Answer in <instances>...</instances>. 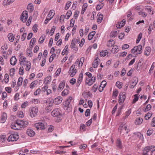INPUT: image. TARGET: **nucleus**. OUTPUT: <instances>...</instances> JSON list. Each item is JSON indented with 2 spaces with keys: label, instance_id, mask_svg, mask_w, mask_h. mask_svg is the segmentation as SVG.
Listing matches in <instances>:
<instances>
[{
  "label": "nucleus",
  "instance_id": "nucleus-1",
  "mask_svg": "<svg viewBox=\"0 0 155 155\" xmlns=\"http://www.w3.org/2000/svg\"><path fill=\"white\" fill-rule=\"evenodd\" d=\"M38 110V108L36 106L30 107L29 110L30 116L31 118H33L37 116Z\"/></svg>",
  "mask_w": 155,
  "mask_h": 155
},
{
  "label": "nucleus",
  "instance_id": "nucleus-2",
  "mask_svg": "<svg viewBox=\"0 0 155 155\" xmlns=\"http://www.w3.org/2000/svg\"><path fill=\"white\" fill-rule=\"evenodd\" d=\"M142 46L141 45L135 46L131 50V53L136 54H140L142 52Z\"/></svg>",
  "mask_w": 155,
  "mask_h": 155
},
{
  "label": "nucleus",
  "instance_id": "nucleus-3",
  "mask_svg": "<svg viewBox=\"0 0 155 155\" xmlns=\"http://www.w3.org/2000/svg\"><path fill=\"white\" fill-rule=\"evenodd\" d=\"M118 130L121 133L127 134L129 131V129L127 128V126L124 125V124L120 125L118 128Z\"/></svg>",
  "mask_w": 155,
  "mask_h": 155
},
{
  "label": "nucleus",
  "instance_id": "nucleus-4",
  "mask_svg": "<svg viewBox=\"0 0 155 155\" xmlns=\"http://www.w3.org/2000/svg\"><path fill=\"white\" fill-rule=\"evenodd\" d=\"M72 99V97H69L68 99L64 103V107L65 109L66 110H68V109L69 110L70 109L71 107L70 103L71 102Z\"/></svg>",
  "mask_w": 155,
  "mask_h": 155
},
{
  "label": "nucleus",
  "instance_id": "nucleus-5",
  "mask_svg": "<svg viewBox=\"0 0 155 155\" xmlns=\"http://www.w3.org/2000/svg\"><path fill=\"white\" fill-rule=\"evenodd\" d=\"M19 138V136L18 134L15 133L10 135L8 137V141H17Z\"/></svg>",
  "mask_w": 155,
  "mask_h": 155
},
{
  "label": "nucleus",
  "instance_id": "nucleus-6",
  "mask_svg": "<svg viewBox=\"0 0 155 155\" xmlns=\"http://www.w3.org/2000/svg\"><path fill=\"white\" fill-rule=\"evenodd\" d=\"M75 65H72L70 68V69L68 72V74L71 77H73L76 74L77 71L75 69Z\"/></svg>",
  "mask_w": 155,
  "mask_h": 155
},
{
  "label": "nucleus",
  "instance_id": "nucleus-7",
  "mask_svg": "<svg viewBox=\"0 0 155 155\" xmlns=\"http://www.w3.org/2000/svg\"><path fill=\"white\" fill-rule=\"evenodd\" d=\"M51 115L53 117H59L62 115L61 110L59 108L54 109L51 112Z\"/></svg>",
  "mask_w": 155,
  "mask_h": 155
},
{
  "label": "nucleus",
  "instance_id": "nucleus-8",
  "mask_svg": "<svg viewBox=\"0 0 155 155\" xmlns=\"http://www.w3.org/2000/svg\"><path fill=\"white\" fill-rule=\"evenodd\" d=\"M17 124L19 127L20 129L21 128H24L26 127L28 124V122L26 121L22 120H17Z\"/></svg>",
  "mask_w": 155,
  "mask_h": 155
},
{
  "label": "nucleus",
  "instance_id": "nucleus-9",
  "mask_svg": "<svg viewBox=\"0 0 155 155\" xmlns=\"http://www.w3.org/2000/svg\"><path fill=\"white\" fill-rule=\"evenodd\" d=\"M126 93L125 92H121L120 93L119 96V104L123 103L126 99Z\"/></svg>",
  "mask_w": 155,
  "mask_h": 155
},
{
  "label": "nucleus",
  "instance_id": "nucleus-10",
  "mask_svg": "<svg viewBox=\"0 0 155 155\" xmlns=\"http://www.w3.org/2000/svg\"><path fill=\"white\" fill-rule=\"evenodd\" d=\"M80 43V39L74 38L72 39L71 44L70 47L71 48L77 49L76 44H78Z\"/></svg>",
  "mask_w": 155,
  "mask_h": 155
},
{
  "label": "nucleus",
  "instance_id": "nucleus-11",
  "mask_svg": "<svg viewBox=\"0 0 155 155\" xmlns=\"http://www.w3.org/2000/svg\"><path fill=\"white\" fill-rule=\"evenodd\" d=\"M28 18V13L27 11H23L21 15L20 18L21 20L23 22H25Z\"/></svg>",
  "mask_w": 155,
  "mask_h": 155
},
{
  "label": "nucleus",
  "instance_id": "nucleus-12",
  "mask_svg": "<svg viewBox=\"0 0 155 155\" xmlns=\"http://www.w3.org/2000/svg\"><path fill=\"white\" fill-rule=\"evenodd\" d=\"M95 77L93 76L90 78H86V83L89 86H91L95 81Z\"/></svg>",
  "mask_w": 155,
  "mask_h": 155
},
{
  "label": "nucleus",
  "instance_id": "nucleus-13",
  "mask_svg": "<svg viewBox=\"0 0 155 155\" xmlns=\"http://www.w3.org/2000/svg\"><path fill=\"white\" fill-rule=\"evenodd\" d=\"M34 127L37 128V129H44L45 128L44 124L42 122H38L34 124Z\"/></svg>",
  "mask_w": 155,
  "mask_h": 155
},
{
  "label": "nucleus",
  "instance_id": "nucleus-14",
  "mask_svg": "<svg viewBox=\"0 0 155 155\" xmlns=\"http://www.w3.org/2000/svg\"><path fill=\"white\" fill-rule=\"evenodd\" d=\"M65 84V81H63L61 82L57 88L58 91H61L64 88Z\"/></svg>",
  "mask_w": 155,
  "mask_h": 155
},
{
  "label": "nucleus",
  "instance_id": "nucleus-15",
  "mask_svg": "<svg viewBox=\"0 0 155 155\" xmlns=\"http://www.w3.org/2000/svg\"><path fill=\"white\" fill-rule=\"evenodd\" d=\"M23 81V78L22 77H20L18 79V81L17 83L16 86L15 87V89H17L16 91L18 90V87L21 86L22 85Z\"/></svg>",
  "mask_w": 155,
  "mask_h": 155
},
{
  "label": "nucleus",
  "instance_id": "nucleus-16",
  "mask_svg": "<svg viewBox=\"0 0 155 155\" xmlns=\"http://www.w3.org/2000/svg\"><path fill=\"white\" fill-rule=\"evenodd\" d=\"M27 134L30 137H33L35 134V132L32 129H28L26 131Z\"/></svg>",
  "mask_w": 155,
  "mask_h": 155
},
{
  "label": "nucleus",
  "instance_id": "nucleus-17",
  "mask_svg": "<svg viewBox=\"0 0 155 155\" xmlns=\"http://www.w3.org/2000/svg\"><path fill=\"white\" fill-rule=\"evenodd\" d=\"M83 74L81 72L80 73L78 79L77 81V85L78 86L80 84L83 80Z\"/></svg>",
  "mask_w": 155,
  "mask_h": 155
},
{
  "label": "nucleus",
  "instance_id": "nucleus-18",
  "mask_svg": "<svg viewBox=\"0 0 155 155\" xmlns=\"http://www.w3.org/2000/svg\"><path fill=\"white\" fill-rule=\"evenodd\" d=\"M62 100L63 98L61 97H58L55 99L54 101V103L55 104H59L61 103Z\"/></svg>",
  "mask_w": 155,
  "mask_h": 155
},
{
  "label": "nucleus",
  "instance_id": "nucleus-19",
  "mask_svg": "<svg viewBox=\"0 0 155 155\" xmlns=\"http://www.w3.org/2000/svg\"><path fill=\"white\" fill-rule=\"evenodd\" d=\"M145 148L146 150L148 151L150 153V155H151L152 153L155 151V147L153 146H151L150 147H147Z\"/></svg>",
  "mask_w": 155,
  "mask_h": 155
},
{
  "label": "nucleus",
  "instance_id": "nucleus-20",
  "mask_svg": "<svg viewBox=\"0 0 155 155\" xmlns=\"http://www.w3.org/2000/svg\"><path fill=\"white\" fill-rule=\"evenodd\" d=\"M54 14L55 13L54 10H51L49 12L46 18L50 20H51L53 17Z\"/></svg>",
  "mask_w": 155,
  "mask_h": 155
},
{
  "label": "nucleus",
  "instance_id": "nucleus-21",
  "mask_svg": "<svg viewBox=\"0 0 155 155\" xmlns=\"http://www.w3.org/2000/svg\"><path fill=\"white\" fill-rule=\"evenodd\" d=\"M11 128L15 130H20L19 127L17 124V121L15 123L12 124L11 126Z\"/></svg>",
  "mask_w": 155,
  "mask_h": 155
},
{
  "label": "nucleus",
  "instance_id": "nucleus-22",
  "mask_svg": "<svg viewBox=\"0 0 155 155\" xmlns=\"http://www.w3.org/2000/svg\"><path fill=\"white\" fill-rule=\"evenodd\" d=\"M7 37L8 40L11 42H13L15 38V35L12 33L8 34Z\"/></svg>",
  "mask_w": 155,
  "mask_h": 155
},
{
  "label": "nucleus",
  "instance_id": "nucleus-23",
  "mask_svg": "<svg viewBox=\"0 0 155 155\" xmlns=\"http://www.w3.org/2000/svg\"><path fill=\"white\" fill-rule=\"evenodd\" d=\"M10 64L12 65H15L16 63L17 59L15 56H12L10 59Z\"/></svg>",
  "mask_w": 155,
  "mask_h": 155
},
{
  "label": "nucleus",
  "instance_id": "nucleus-24",
  "mask_svg": "<svg viewBox=\"0 0 155 155\" xmlns=\"http://www.w3.org/2000/svg\"><path fill=\"white\" fill-rule=\"evenodd\" d=\"M26 58L24 56H21L19 59V61L20 62V64L21 65H24L25 63L27 62V61H26Z\"/></svg>",
  "mask_w": 155,
  "mask_h": 155
},
{
  "label": "nucleus",
  "instance_id": "nucleus-25",
  "mask_svg": "<svg viewBox=\"0 0 155 155\" xmlns=\"http://www.w3.org/2000/svg\"><path fill=\"white\" fill-rule=\"evenodd\" d=\"M7 117V114L3 112L2 113L1 115V120L2 122L4 123L6 120Z\"/></svg>",
  "mask_w": 155,
  "mask_h": 155
},
{
  "label": "nucleus",
  "instance_id": "nucleus-26",
  "mask_svg": "<svg viewBox=\"0 0 155 155\" xmlns=\"http://www.w3.org/2000/svg\"><path fill=\"white\" fill-rule=\"evenodd\" d=\"M27 9L29 12H32L34 9L33 4L31 3L29 4L27 7Z\"/></svg>",
  "mask_w": 155,
  "mask_h": 155
},
{
  "label": "nucleus",
  "instance_id": "nucleus-27",
  "mask_svg": "<svg viewBox=\"0 0 155 155\" xmlns=\"http://www.w3.org/2000/svg\"><path fill=\"white\" fill-rule=\"evenodd\" d=\"M14 1V0H4L3 5H9L13 3Z\"/></svg>",
  "mask_w": 155,
  "mask_h": 155
},
{
  "label": "nucleus",
  "instance_id": "nucleus-28",
  "mask_svg": "<svg viewBox=\"0 0 155 155\" xmlns=\"http://www.w3.org/2000/svg\"><path fill=\"white\" fill-rule=\"evenodd\" d=\"M97 16H98V17L97 20V22L98 23H100L101 22L103 18V15L101 14L98 13L97 15Z\"/></svg>",
  "mask_w": 155,
  "mask_h": 155
},
{
  "label": "nucleus",
  "instance_id": "nucleus-29",
  "mask_svg": "<svg viewBox=\"0 0 155 155\" xmlns=\"http://www.w3.org/2000/svg\"><path fill=\"white\" fill-rule=\"evenodd\" d=\"M119 50V47L116 45L114 46L111 50L112 52L114 53H117Z\"/></svg>",
  "mask_w": 155,
  "mask_h": 155
},
{
  "label": "nucleus",
  "instance_id": "nucleus-30",
  "mask_svg": "<svg viewBox=\"0 0 155 155\" xmlns=\"http://www.w3.org/2000/svg\"><path fill=\"white\" fill-rule=\"evenodd\" d=\"M151 52V48L149 47H147L146 48L144 54L147 56H148L150 54Z\"/></svg>",
  "mask_w": 155,
  "mask_h": 155
},
{
  "label": "nucleus",
  "instance_id": "nucleus-31",
  "mask_svg": "<svg viewBox=\"0 0 155 155\" xmlns=\"http://www.w3.org/2000/svg\"><path fill=\"white\" fill-rule=\"evenodd\" d=\"M26 66L25 70L26 71H29L31 68V63L30 61H27V62L25 63Z\"/></svg>",
  "mask_w": 155,
  "mask_h": 155
},
{
  "label": "nucleus",
  "instance_id": "nucleus-32",
  "mask_svg": "<svg viewBox=\"0 0 155 155\" xmlns=\"http://www.w3.org/2000/svg\"><path fill=\"white\" fill-rule=\"evenodd\" d=\"M46 36L45 35H43L39 38L38 43L39 44H42Z\"/></svg>",
  "mask_w": 155,
  "mask_h": 155
},
{
  "label": "nucleus",
  "instance_id": "nucleus-33",
  "mask_svg": "<svg viewBox=\"0 0 155 155\" xmlns=\"http://www.w3.org/2000/svg\"><path fill=\"white\" fill-rule=\"evenodd\" d=\"M51 78L50 76H48L44 80V83L45 84H48L51 81Z\"/></svg>",
  "mask_w": 155,
  "mask_h": 155
},
{
  "label": "nucleus",
  "instance_id": "nucleus-34",
  "mask_svg": "<svg viewBox=\"0 0 155 155\" xmlns=\"http://www.w3.org/2000/svg\"><path fill=\"white\" fill-rule=\"evenodd\" d=\"M99 60V59L98 58H97L94 61L93 64L92 65L93 67L94 68H96L97 67L98 63V60Z\"/></svg>",
  "mask_w": 155,
  "mask_h": 155
},
{
  "label": "nucleus",
  "instance_id": "nucleus-35",
  "mask_svg": "<svg viewBox=\"0 0 155 155\" xmlns=\"http://www.w3.org/2000/svg\"><path fill=\"white\" fill-rule=\"evenodd\" d=\"M143 121V119L142 118L138 117L136 119L135 121V124L136 125L141 124Z\"/></svg>",
  "mask_w": 155,
  "mask_h": 155
},
{
  "label": "nucleus",
  "instance_id": "nucleus-36",
  "mask_svg": "<svg viewBox=\"0 0 155 155\" xmlns=\"http://www.w3.org/2000/svg\"><path fill=\"white\" fill-rule=\"evenodd\" d=\"M38 81H35L32 82L30 85V87L31 89H33L37 85Z\"/></svg>",
  "mask_w": 155,
  "mask_h": 155
},
{
  "label": "nucleus",
  "instance_id": "nucleus-37",
  "mask_svg": "<svg viewBox=\"0 0 155 155\" xmlns=\"http://www.w3.org/2000/svg\"><path fill=\"white\" fill-rule=\"evenodd\" d=\"M131 112V109L130 108L125 113V116L123 117V119H125L126 118L128 117V116L130 115Z\"/></svg>",
  "mask_w": 155,
  "mask_h": 155
},
{
  "label": "nucleus",
  "instance_id": "nucleus-38",
  "mask_svg": "<svg viewBox=\"0 0 155 155\" xmlns=\"http://www.w3.org/2000/svg\"><path fill=\"white\" fill-rule=\"evenodd\" d=\"M84 57H82L79 60L78 63V68H80L82 65L83 62L84 61Z\"/></svg>",
  "mask_w": 155,
  "mask_h": 155
},
{
  "label": "nucleus",
  "instance_id": "nucleus-39",
  "mask_svg": "<svg viewBox=\"0 0 155 155\" xmlns=\"http://www.w3.org/2000/svg\"><path fill=\"white\" fill-rule=\"evenodd\" d=\"M122 23H120L116 25V27L117 28H120L123 27L125 24V21H122Z\"/></svg>",
  "mask_w": 155,
  "mask_h": 155
},
{
  "label": "nucleus",
  "instance_id": "nucleus-40",
  "mask_svg": "<svg viewBox=\"0 0 155 155\" xmlns=\"http://www.w3.org/2000/svg\"><path fill=\"white\" fill-rule=\"evenodd\" d=\"M108 53L107 50L102 51L100 53V55L101 57H104L108 54Z\"/></svg>",
  "mask_w": 155,
  "mask_h": 155
},
{
  "label": "nucleus",
  "instance_id": "nucleus-41",
  "mask_svg": "<svg viewBox=\"0 0 155 155\" xmlns=\"http://www.w3.org/2000/svg\"><path fill=\"white\" fill-rule=\"evenodd\" d=\"M69 94L68 90L66 89H64L62 91L61 93V95L63 96H65L68 95Z\"/></svg>",
  "mask_w": 155,
  "mask_h": 155
},
{
  "label": "nucleus",
  "instance_id": "nucleus-42",
  "mask_svg": "<svg viewBox=\"0 0 155 155\" xmlns=\"http://www.w3.org/2000/svg\"><path fill=\"white\" fill-rule=\"evenodd\" d=\"M152 113L151 112H148L145 115V118L146 120H149L152 116Z\"/></svg>",
  "mask_w": 155,
  "mask_h": 155
},
{
  "label": "nucleus",
  "instance_id": "nucleus-43",
  "mask_svg": "<svg viewBox=\"0 0 155 155\" xmlns=\"http://www.w3.org/2000/svg\"><path fill=\"white\" fill-rule=\"evenodd\" d=\"M114 41L113 40H110L107 43V46L109 47H112L114 44Z\"/></svg>",
  "mask_w": 155,
  "mask_h": 155
},
{
  "label": "nucleus",
  "instance_id": "nucleus-44",
  "mask_svg": "<svg viewBox=\"0 0 155 155\" xmlns=\"http://www.w3.org/2000/svg\"><path fill=\"white\" fill-rule=\"evenodd\" d=\"M27 54L28 56L31 57L32 55V49L31 48L28 49L27 51Z\"/></svg>",
  "mask_w": 155,
  "mask_h": 155
},
{
  "label": "nucleus",
  "instance_id": "nucleus-45",
  "mask_svg": "<svg viewBox=\"0 0 155 155\" xmlns=\"http://www.w3.org/2000/svg\"><path fill=\"white\" fill-rule=\"evenodd\" d=\"M117 147L118 148L120 149H121L122 147L121 142L119 139H117Z\"/></svg>",
  "mask_w": 155,
  "mask_h": 155
},
{
  "label": "nucleus",
  "instance_id": "nucleus-46",
  "mask_svg": "<svg viewBox=\"0 0 155 155\" xmlns=\"http://www.w3.org/2000/svg\"><path fill=\"white\" fill-rule=\"evenodd\" d=\"M55 57H57V56L55 54H52L50 57L49 59V61L50 62H51L53 60L54 58Z\"/></svg>",
  "mask_w": 155,
  "mask_h": 155
},
{
  "label": "nucleus",
  "instance_id": "nucleus-47",
  "mask_svg": "<svg viewBox=\"0 0 155 155\" xmlns=\"http://www.w3.org/2000/svg\"><path fill=\"white\" fill-rule=\"evenodd\" d=\"M123 84L122 82L119 81H117L116 84V86L119 89H120L122 88Z\"/></svg>",
  "mask_w": 155,
  "mask_h": 155
},
{
  "label": "nucleus",
  "instance_id": "nucleus-48",
  "mask_svg": "<svg viewBox=\"0 0 155 155\" xmlns=\"http://www.w3.org/2000/svg\"><path fill=\"white\" fill-rule=\"evenodd\" d=\"M87 5L86 4H84L83 5L82 9V11L81 12V14H84V12H85L86 8H87Z\"/></svg>",
  "mask_w": 155,
  "mask_h": 155
},
{
  "label": "nucleus",
  "instance_id": "nucleus-49",
  "mask_svg": "<svg viewBox=\"0 0 155 155\" xmlns=\"http://www.w3.org/2000/svg\"><path fill=\"white\" fill-rule=\"evenodd\" d=\"M118 32L117 31H114L111 32L110 34V36L112 37H115L117 35Z\"/></svg>",
  "mask_w": 155,
  "mask_h": 155
},
{
  "label": "nucleus",
  "instance_id": "nucleus-50",
  "mask_svg": "<svg viewBox=\"0 0 155 155\" xmlns=\"http://www.w3.org/2000/svg\"><path fill=\"white\" fill-rule=\"evenodd\" d=\"M138 13L139 15L144 18L146 17L147 15V14L145 12L141 11L138 12Z\"/></svg>",
  "mask_w": 155,
  "mask_h": 155
},
{
  "label": "nucleus",
  "instance_id": "nucleus-51",
  "mask_svg": "<svg viewBox=\"0 0 155 155\" xmlns=\"http://www.w3.org/2000/svg\"><path fill=\"white\" fill-rule=\"evenodd\" d=\"M138 94H136L134 95V98L132 101V103H135L138 100Z\"/></svg>",
  "mask_w": 155,
  "mask_h": 155
},
{
  "label": "nucleus",
  "instance_id": "nucleus-52",
  "mask_svg": "<svg viewBox=\"0 0 155 155\" xmlns=\"http://www.w3.org/2000/svg\"><path fill=\"white\" fill-rule=\"evenodd\" d=\"M154 28L153 26V25L152 24H150L149 25V28L148 31V33L149 34H150L151 33V31L153 29V28Z\"/></svg>",
  "mask_w": 155,
  "mask_h": 155
},
{
  "label": "nucleus",
  "instance_id": "nucleus-53",
  "mask_svg": "<svg viewBox=\"0 0 155 155\" xmlns=\"http://www.w3.org/2000/svg\"><path fill=\"white\" fill-rule=\"evenodd\" d=\"M118 93V91L117 90H115L113 91V97H114V98H116Z\"/></svg>",
  "mask_w": 155,
  "mask_h": 155
},
{
  "label": "nucleus",
  "instance_id": "nucleus-54",
  "mask_svg": "<svg viewBox=\"0 0 155 155\" xmlns=\"http://www.w3.org/2000/svg\"><path fill=\"white\" fill-rule=\"evenodd\" d=\"M104 5L103 3H101L97 5L96 6V10H100L103 6Z\"/></svg>",
  "mask_w": 155,
  "mask_h": 155
},
{
  "label": "nucleus",
  "instance_id": "nucleus-55",
  "mask_svg": "<svg viewBox=\"0 0 155 155\" xmlns=\"http://www.w3.org/2000/svg\"><path fill=\"white\" fill-rule=\"evenodd\" d=\"M55 26H53L52 27V28L50 30V34L51 36H52L53 35L55 31Z\"/></svg>",
  "mask_w": 155,
  "mask_h": 155
},
{
  "label": "nucleus",
  "instance_id": "nucleus-56",
  "mask_svg": "<svg viewBox=\"0 0 155 155\" xmlns=\"http://www.w3.org/2000/svg\"><path fill=\"white\" fill-rule=\"evenodd\" d=\"M71 3L70 1H68L66 4V6L65 7V9L66 10L68 9L71 5Z\"/></svg>",
  "mask_w": 155,
  "mask_h": 155
},
{
  "label": "nucleus",
  "instance_id": "nucleus-57",
  "mask_svg": "<svg viewBox=\"0 0 155 155\" xmlns=\"http://www.w3.org/2000/svg\"><path fill=\"white\" fill-rule=\"evenodd\" d=\"M98 87V85L96 84H95L94 85L92 89V91L94 92H95Z\"/></svg>",
  "mask_w": 155,
  "mask_h": 155
},
{
  "label": "nucleus",
  "instance_id": "nucleus-58",
  "mask_svg": "<svg viewBox=\"0 0 155 155\" xmlns=\"http://www.w3.org/2000/svg\"><path fill=\"white\" fill-rule=\"evenodd\" d=\"M5 83H7L9 81V76L8 74H6L5 75Z\"/></svg>",
  "mask_w": 155,
  "mask_h": 155
},
{
  "label": "nucleus",
  "instance_id": "nucleus-59",
  "mask_svg": "<svg viewBox=\"0 0 155 155\" xmlns=\"http://www.w3.org/2000/svg\"><path fill=\"white\" fill-rule=\"evenodd\" d=\"M41 91L40 88H38L34 93V95L35 96H37L39 95Z\"/></svg>",
  "mask_w": 155,
  "mask_h": 155
},
{
  "label": "nucleus",
  "instance_id": "nucleus-60",
  "mask_svg": "<svg viewBox=\"0 0 155 155\" xmlns=\"http://www.w3.org/2000/svg\"><path fill=\"white\" fill-rule=\"evenodd\" d=\"M107 83L105 81H103L100 85V87L102 88H104L106 85Z\"/></svg>",
  "mask_w": 155,
  "mask_h": 155
},
{
  "label": "nucleus",
  "instance_id": "nucleus-61",
  "mask_svg": "<svg viewBox=\"0 0 155 155\" xmlns=\"http://www.w3.org/2000/svg\"><path fill=\"white\" fill-rule=\"evenodd\" d=\"M15 72V69L14 68L11 69L10 70V76H13Z\"/></svg>",
  "mask_w": 155,
  "mask_h": 155
},
{
  "label": "nucleus",
  "instance_id": "nucleus-62",
  "mask_svg": "<svg viewBox=\"0 0 155 155\" xmlns=\"http://www.w3.org/2000/svg\"><path fill=\"white\" fill-rule=\"evenodd\" d=\"M27 36V33L26 32H24L23 33L21 37V39L22 41H24Z\"/></svg>",
  "mask_w": 155,
  "mask_h": 155
},
{
  "label": "nucleus",
  "instance_id": "nucleus-63",
  "mask_svg": "<svg viewBox=\"0 0 155 155\" xmlns=\"http://www.w3.org/2000/svg\"><path fill=\"white\" fill-rule=\"evenodd\" d=\"M24 73V68L23 67H21L19 69V74L20 75H22Z\"/></svg>",
  "mask_w": 155,
  "mask_h": 155
},
{
  "label": "nucleus",
  "instance_id": "nucleus-64",
  "mask_svg": "<svg viewBox=\"0 0 155 155\" xmlns=\"http://www.w3.org/2000/svg\"><path fill=\"white\" fill-rule=\"evenodd\" d=\"M143 155H149L150 154V153L148 152L147 150H146V148L144 149L143 153Z\"/></svg>",
  "mask_w": 155,
  "mask_h": 155
}]
</instances>
